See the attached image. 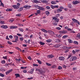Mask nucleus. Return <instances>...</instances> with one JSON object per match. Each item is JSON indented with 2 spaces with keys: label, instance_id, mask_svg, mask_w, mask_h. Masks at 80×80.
<instances>
[{
  "label": "nucleus",
  "instance_id": "4468645a",
  "mask_svg": "<svg viewBox=\"0 0 80 80\" xmlns=\"http://www.w3.org/2000/svg\"><path fill=\"white\" fill-rule=\"evenodd\" d=\"M45 13L46 15L48 16V15H49L50 14V12H49L48 11H47L45 12Z\"/></svg>",
  "mask_w": 80,
  "mask_h": 80
},
{
  "label": "nucleus",
  "instance_id": "0e129e2a",
  "mask_svg": "<svg viewBox=\"0 0 80 80\" xmlns=\"http://www.w3.org/2000/svg\"><path fill=\"white\" fill-rule=\"evenodd\" d=\"M28 58L29 60H32V58H31V57L30 56H29L28 57Z\"/></svg>",
  "mask_w": 80,
  "mask_h": 80
},
{
  "label": "nucleus",
  "instance_id": "0eeeda50",
  "mask_svg": "<svg viewBox=\"0 0 80 80\" xmlns=\"http://www.w3.org/2000/svg\"><path fill=\"white\" fill-rule=\"evenodd\" d=\"M12 72V69H10L7 72H6V75H8L10 73V72Z\"/></svg>",
  "mask_w": 80,
  "mask_h": 80
},
{
  "label": "nucleus",
  "instance_id": "5fc2aeb1",
  "mask_svg": "<svg viewBox=\"0 0 80 80\" xmlns=\"http://www.w3.org/2000/svg\"><path fill=\"white\" fill-rule=\"evenodd\" d=\"M56 29H58V30H61V28H60V27H57L56 28Z\"/></svg>",
  "mask_w": 80,
  "mask_h": 80
},
{
  "label": "nucleus",
  "instance_id": "39448f33",
  "mask_svg": "<svg viewBox=\"0 0 80 80\" xmlns=\"http://www.w3.org/2000/svg\"><path fill=\"white\" fill-rule=\"evenodd\" d=\"M73 4L74 5H76L77 4H78V3H80V1H75L73 2Z\"/></svg>",
  "mask_w": 80,
  "mask_h": 80
},
{
  "label": "nucleus",
  "instance_id": "423d86ee",
  "mask_svg": "<svg viewBox=\"0 0 80 80\" xmlns=\"http://www.w3.org/2000/svg\"><path fill=\"white\" fill-rule=\"evenodd\" d=\"M13 8H14L15 9H18L20 7L17 5H14L13 6Z\"/></svg>",
  "mask_w": 80,
  "mask_h": 80
},
{
  "label": "nucleus",
  "instance_id": "a18cd8bd",
  "mask_svg": "<svg viewBox=\"0 0 80 80\" xmlns=\"http://www.w3.org/2000/svg\"><path fill=\"white\" fill-rule=\"evenodd\" d=\"M8 44H9V45H12V42H10L9 41H8Z\"/></svg>",
  "mask_w": 80,
  "mask_h": 80
},
{
  "label": "nucleus",
  "instance_id": "ddd939ff",
  "mask_svg": "<svg viewBox=\"0 0 80 80\" xmlns=\"http://www.w3.org/2000/svg\"><path fill=\"white\" fill-rule=\"evenodd\" d=\"M53 57H54V56H53V55H49L48 57V58H53Z\"/></svg>",
  "mask_w": 80,
  "mask_h": 80
},
{
  "label": "nucleus",
  "instance_id": "b1692460",
  "mask_svg": "<svg viewBox=\"0 0 80 80\" xmlns=\"http://www.w3.org/2000/svg\"><path fill=\"white\" fill-rule=\"evenodd\" d=\"M15 40L18 41V36H15Z\"/></svg>",
  "mask_w": 80,
  "mask_h": 80
},
{
  "label": "nucleus",
  "instance_id": "bf43d9fd",
  "mask_svg": "<svg viewBox=\"0 0 80 80\" xmlns=\"http://www.w3.org/2000/svg\"><path fill=\"white\" fill-rule=\"evenodd\" d=\"M55 22H59V19H57L55 20Z\"/></svg>",
  "mask_w": 80,
  "mask_h": 80
},
{
  "label": "nucleus",
  "instance_id": "2f4dec72",
  "mask_svg": "<svg viewBox=\"0 0 80 80\" xmlns=\"http://www.w3.org/2000/svg\"><path fill=\"white\" fill-rule=\"evenodd\" d=\"M0 70H1V71H2V72H3L4 71H5V69L3 68H1Z\"/></svg>",
  "mask_w": 80,
  "mask_h": 80
},
{
  "label": "nucleus",
  "instance_id": "79ce46f5",
  "mask_svg": "<svg viewBox=\"0 0 80 80\" xmlns=\"http://www.w3.org/2000/svg\"><path fill=\"white\" fill-rule=\"evenodd\" d=\"M37 13L40 14V10H38L37 11Z\"/></svg>",
  "mask_w": 80,
  "mask_h": 80
},
{
  "label": "nucleus",
  "instance_id": "338daca9",
  "mask_svg": "<svg viewBox=\"0 0 80 80\" xmlns=\"http://www.w3.org/2000/svg\"><path fill=\"white\" fill-rule=\"evenodd\" d=\"M13 21V19L10 20L9 21V22H12Z\"/></svg>",
  "mask_w": 80,
  "mask_h": 80
},
{
  "label": "nucleus",
  "instance_id": "e2e57ef3",
  "mask_svg": "<svg viewBox=\"0 0 80 80\" xmlns=\"http://www.w3.org/2000/svg\"><path fill=\"white\" fill-rule=\"evenodd\" d=\"M23 72L24 73H27V70H24Z\"/></svg>",
  "mask_w": 80,
  "mask_h": 80
},
{
  "label": "nucleus",
  "instance_id": "bb28decb",
  "mask_svg": "<svg viewBox=\"0 0 80 80\" xmlns=\"http://www.w3.org/2000/svg\"><path fill=\"white\" fill-rule=\"evenodd\" d=\"M51 4L55 5V4H56L57 3H56V2H55L52 1L51 2Z\"/></svg>",
  "mask_w": 80,
  "mask_h": 80
},
{
  "label": "nucleus",
  "instance_id": "aec40b11",
  "mask_svg": "<svg viewBox=\"0 0 80 80\" xmlns=\"http://www.w3.org/2000/svg\"><path fill=\"white\" fill-rule=\"evenodd\" d=\"M39 44L41 45H45V43L42 42H39Z\"/></svg>",
  "mask_w": 80,
  "mask_h": 80
},
{
  "label": "nucleus",
  "instance_id": "473e14b6",
  "mask_svg": "<svg viewBox=\"0 0 80 80\" xmlns=\"http://www.w3.org/2000/svg\"><path fill=\"white\" fill-rule=\"evenodd\" d=\"M37 61H38V62L39 63V64H42V62H41V61L40 60H38Z\"/></svg>",
  "mask_w": 80,
  "mask_h": 80
},
{
  "label": "nucleus",
  "instance_id": "f3484780",
  "mask_svg": "<svg viewBox=\"0 0 80 80\" xmlns=\"http://www.w3.org/2000/svg\"><path fill=\"white\" fill-rule=\"evenodd\" d=\"M67 37H68V35H64L62 37L63 38H67Z\"/></svg>",
  "mask_w": 80,
  "mask_h": 80
},
{
  "label": "nucleus",
  "instance_id": "4be33fe9",
  "mask_svg": "<svg viewBox=\"0 0 80 80\" xmlns=\"http://www.w3.org/2000/svg\"><path fill=\"white\" fill-rule=\"evenodd\" d=\"M34 3H40V1H37V0H34Z\"/></svg>",
  "mask_w": 80,
  "mask_h": 80
},
{
  "label": "nucleus",
  "instance_id": "a211bd4d",
  "mask_svg": "<svg viewBox=\"0 0 80 80\" xmlns=\"http://www.w3.org/2000/svg\"><path fill=\"white\" fill-rule=\"evenodd\" d=\"M32 71H30L29 72L30 73H31V74H32L33 73V71H34V69L33 68L32 69Z\"/></svg>",
  "mask_w": 80,
  "mask_h": 80
},
{
  "label": "nucleus",
  "instance_id": "4d7b16f0",
  "mask_svg": "<svg viewBox=\"0 0 80 80\" xmlns=\"http://www.w3.org/2000/svg\"><path fill=\"white\" fill-rule=\"evenodd\" d=\"M59 8H60V9H64V8L63 7H60Z\"/></svg>",
  "mask_w": 80,
  "mask_h": 80
},
{
  "label": "nucleus",
  "instance_id": "69168bd1",
  "mask_svg": "<svg viewBox=\"0 0 80 80\" xmlns=\"http://www.w3.org/2000/svg\"><path fill=\"white\" fill-rule=\"evenodd\" d=\"M9 37L10 38H13V36L12 35H10L9 36Z\"/></svg>",
  "mask_w": 80,
  "mask_h": 80
},
{
  "label": "nucleus",
  "instance_id": "c03bdc74",
  "mask_svg": "<svg viewBox=\"0 0 80 80\" xmlns=\"http://www.w3.org/2000/svg\"><path fill=\"white\" fill-rule=\"evenodd\" d=\"M70 48H72V47H66V49H70Z\"/></svg>",
  "mask_w": 80,
  "mask_h": 80
},
{
  "label": "nucleus",
  "instance_id": "e433bc0d",
  "mask_svg": "<svg viewBox=\"0 0 80 80\" xmlns=\"http://www.w3.org/2000/svg\"><path fill=\"white\" fill-rule=\"evenodd\" d=\"M72 57V55H68V58H67V60H68L69 58H70V57Z\"/></svg>",
  "mask_w": 80,
  "mask_h": 80
},
{
  "label": "nucleus",
  "instance_id": "7ed1b4c3",
  "mask_svg": "<svg viewBox=\"0 0 80 80\" xmlns=\"http://www.w3.org/2000/svg\"><path fill=\"white\" fill-rule=\"evenodd\" d=\"M36 70L38 72H39L40 73H45V72L43 71V70H40L39 69H37Z\"/></svg>",
  "mask_w": 80,
  "mask_h": 80
},
{
  "label": "nucleus",
  "instance_id": "8fccbe9b",
  "mask_svg": "<svg viewBox=\"0 0 80 80\" xmlns=\"http://www.w3.org/2000/svg\"><path fill=\"white\" fill-rule=\"evenodd\" d=\"M75 51L76 52H79L80 51V50L76 49L75 50Z\"/></svg>",
  "mask_w": 80,
  "mask_h": 80
},
{
  "label": "nucleus",
  "instance_id": "58836bf2",
  "mask_svg": "<svg viewBox=\"0 0 80 80\" xmlns=\"http://www.w3.org/2000/svg\"><path fill=\"white\" fill-rule=\"evenodd\" d=\"M19 30L20 32H23V29L22 28H19Z\"/></svg>",
  "mask_w": 80,
  "mask_h": 80
},
{
  "label": "nucleus",
  "instance_id": "20e7f679",
  "mask_svg": "<svg viewBox=\"0 0 80 80\" xmlns=\"http://www.w3.org/2000/svg\"><path fill=\"white\" fill-rule=\"evenodd\" d=\"M24 8H26V9H29L31 8V7L30 6L25 5L23 6Z\"/></svg>",
  "mask_w": 80,
  "mask_h": 80
},
{
  "label": "nucleus",
  "instance_id": "f8f14e48",
  "mask_svg": "<svg viewBox=\"0 0 80 80\" xmlns=\"http://www.w3.org/2000/svg\"><path fill=\"white\" fill-rule=\"evenodd\" d=\"M38 7H39L38 8L39 10H44V8L40 6H38Z\"/></svg>",
  "mask_w": 80,
  "mask_h": 80
},
{
  "label": "nucleus",
  "instance_id": "3c124183",
  "mask_svg": "<svg viewBox=\"0 0 80 80\" xmlns=\"http://www.w3.org/2000/svg\"><path fill=\"white\" fill-rule=\"evenodd\" d=\"M19 39L21 41H23V38H20Z\"/></svg>",
  "mask_w": 80,
  "mask_h": 80
},
{
  "label": "nucleus",
  "instance_id": "6e6552de",
  "mask_svg": "<svg viewBox=\"0 0 80 80\" xmlns=\"http://www.w3.org/2000/svg\"><path fill=\"white\" fill-rule=\"evenodd\" d=\"M48 32L50 34H52V35H53L55 34L54 33V32H53L50 30H48Z\"/></svg>",
  "mask_w": 80,
  "mask_h": 80
},
{
  "label": "nucleus",
  "instance_id": "49530a36",
  "mask_svg": "<svg viewBox=\"0 0 80 80\" xmlns=\"http://www.w3.org/2000/svg\"><path fill=\"white\" fill-rule=\"evenodd\" d=\"M1 63H5V61L3 60L2 61Z\"/></svg>",
  "mask_w": 80,
  "mask_h": 80
},
{
  "label": "nucleus",
  "instance_id": "72a5a7b5",
  "mask_svg": "<svg viewBox=\"0 0 80 80\" xmlns=\"http://www.w3.org/2000/svg\"><path fill=\"white\" fill-rule=\"evenodd\" d=\"M47 42H48V43H50V42H51V40L50 39H48L47 40H46Z\"/></svg>",
  "mask_w": 80,
  "mask_h": 80
},
{
  "label": "nucleus",
  "instance_id": "7c9ffc66",
  "mask_svg": "<svg viewBox=\"0 0 80 80\" xmlns=\"http://www.w3.org/2000/svg\"><path fill=\"white\" fill-rule=\"evenodd\" d=\"M0 76H1V77H4L5 75L3 74L0 73Z\"/></svg>",
  "mask_w": 80,
  "mask_h": 80
},
{
  "label": "nucleus",
  "instance_id": "a19ab883",
  "mask_svg": "<svg viewBox=\"0 0 80 80\" xmlns=\"http://www.w3.org/2000/svg\"><path fill=\"white\" fill-rule=\"evenodd\" d=\"M7 28H8V27L7 26L4 25V28L5 29H6Z\"/></svg>",
  "mask_w": 80,
  "mask_h": 80
},
{
  "label": "nucleus",
  "instance_id": "de8ad7c7",
  "mask_svg": "<svg viewBox=\"0 0 80 80\" xmlns=\"http://www.w3.org/2000/svg\"><path fill=\"white\" fill-rule=\"evenodd\" d=\"M46 9H50V7L49 6H47L46 7Z\"/></svg>",
  "mask_w": 80,
  "mask_h": 80
},
{
  "label": "nucleus",
  "instance_id": "5701e85b",
  "mask_svg": "<svg viewBox=\"0 0 80 80\" xmlns=\"http://www.w3.org/2000/svg\"><path fill=\"white\" fill-rule=\"evenodd\" d=\"M77 37L79 38H80V33H79L77 34Z\"/></svg>",
  "mask_w": 80,
  "mask_h": 80
},
{
  "label": "nucleus",
  "instance_id": "2eb2a0df",
  "mask_svg": "<svg viewBox=\"0 0 80 80\" xmlns=\"http://www.w3.org/2000/svg\"><path fill=\"white\" fill-rule=\"evenodd\" d=\"M72 20H73V22H76V23L78 22V20H77L76 19H75L74 18H72Z\"/></svg>",
  "mask_w": 80,
  "mask_h": 80
},
{
  "label": "nucleus",
  "instance_id": "6e6d98bb",
  "mask_svg": "<svg viewBox=\"0 0 80 80\" xmlns=\"http://www.w3.org/2000/svg\"><path fill=\"white\" fill-rule=\"evenodd\" d=\"M52 19L53 20H57V18L55 17H54L52 18Z\"/></svg>",
  "mask_w": 80,
  "mask_h": 80
},
{
  "label": "nucleus",
  "instance_id": "4c0bfd02",
  "mask_svg": "<svg viewBox=\"0 0 80 80\" xmlns=\"http://www.w3.org/2000/svg\"><path fill=\"white\" fill-rule=\"evenodd\" d=\"M51 7L52 8V9H54V8H55V6L52 5L51 6Z\"/></svg>",
  "mask_w": 80,
  "mask_h": 80
},
{
  "label": "nucleus",
  "instance_id": "09e8293b",
  "mask_svg": "<svg viewBox=\"0 0 80 80\" xmlns=\"http://www.w3.org/2000/svg\"><path fill=\"white\" fill-rule=\"evenodd\" d=\"M3 58L4 59H5L6 60H7V56H5V57H3Z\"/></svg>",
  "mask_w": 80,
  "mask_h": 80
},
{
  "label": "nucleus",
  "instance_id": "052dcab7",
  "mask_svg": "<svg viewBox=\"0 0 80 80\" xmlns=\"http://www.w3.org/2000/svg\"><path fill=\"white\" fill-rule=\"evenodd\" d=\"M63 49H66L67 48V46H64L62 47Z\"/></svg>",
  "mask_w": 80,
  "mask_h": 80
},
{
  "label": "nucleus",
  "instance_id": "dca6fc26",
  "mask_svg": "<svg viewBox=\"0 0 80 80\" xmlns=\"http://www.w3.org/2000/svg\"><path fill=\"white\" fill-rule=\"evenodd\" d=\"M7 12H9L10 11H12V9L11 8H8L6 10Z\"/></svg>",
  "mask_w": 80,
  "mask_h": 80
},
{
  "label": "nucleus",
  "instance_id": "ea45409f",
  "mask_svg": "<svg viewBox=\"0 0 80 80\" xmlns=\"http://www.w3.org/2000/svg\"><path fill=\"white\" fill-rule=\"evenodd\" d=\"M33 66L34 67H38V65L37 64H33Z\"/></svg>",
  "mask_w": 80,
  "mask_h": 80
},
{
  "label": "nucleus",
  "instance_id": "c9c22d12",
  "mask_svg": "<svg viewBox=\"0 0 80 80\" xmlns=\"http://www.w3.org/2000/svg\"><path fill=\"white\" fill-rule=\"evenodd\" d=\"M72 7V4H68V7L70 8Z\"/></svg>",
  "mask_w": 80,
  "mask_h": 80
},
{
  "label": "nucleus",
  "instance_id": "6ab92c4d",
  "mask_svg": "<svg viewBox=\"0 0 80 80\" xmlns=\"http://www.w3.org/2000/svg\"><path fill=\"white\" fill-rule=\"evenodd\" d=\"M60 46V45H59L58 44H56L54 47H56V48H58V47H59Z\"/></svg>",
  "mask_w": 80,
  "mask_h": 80
},
{
  "label": "nucleus",
  "instance_id": "393cba45",
  "mask_svg": "<svg viewBox=\"0 0 80 80\" xmlns=\"http://www.w3.org/2000/svg\"><path fill=\"white\" fill-rule=\"evenodd\" d=\"M46 64L48 66H52V64H49L48 63L46 62Z\"/></svg>",
  "mask_w": 80,
  "mask_h": 80
},
{
  "label": "nucleus",
  "instance_id": "c756f323",
  "mask_svg": "<svg viewBox=\"0 0 80 80\" xmlns=\"http://www.w3.org/2000/svg\"><path fill=\"white\" fill-rule=\"evenodd\" d=\"M73 43H74V44H76V45L78 44V42L77 41H74Z\"/></svg>",
  "mask_w": 80,
  "mask_h": 80
},
{
  "label": "nucleus",
  "instance_id": "f257e3e1",
  "mask_svg": "<svg viewBox=\"0 0 80 80\" xmlns=\"http://www.w3.org/2000/svg\"><path fill=\"white\" fill-rule=\"evenodd\" d=\"M58 32L59 33H61V34H62V35H64V34L67 33L68 32L67 31L63 30L62 31H59Z\"/></svg>",
  "mask_w": 80,
  "mask_h": 80
},
{
  "label": "nucleus",
  "instance_id": "774afa93",
  "mask_svg": "<svg viewBox=\"0 0 80 80\" xmlns=\"http://www.w3.org/2000/svg\"><path fill=\"white\" fill-rule=\"evenodd\" d=\"M25 37H28V35L27 34H25Z\"/></svg>",
  "mask_w": 80,
  "mask_h": 80
},
{
  "label": "nucleus",
  "instance_id": "13d9d810",
  "mask_svg": "<svg viewBox=\"0 0 80 80\" xmlns=\"http://www.w3.org/2000/svg\"><path fill=\"white\" fill-rule=\"evenodd\" d=\"M4 17H0V20H3Z\"/></svg>",
  "mask_w": 80,
  "mask_h": 80
},
{
  "label": "nucleus",
  "instance_id": "680f3d73",
  "mask_svg": "<svg viewBox=\"0 0 80 80\" xmlns=\"http://www.w3.org/2000/svg\"><path fill=\"white\" fill-rule=\"evenodd\" d=\"M8 36H6V39H7V40H10V39L8 38Z\"/></svg>",
  "mask_w": 80,
  "mask_h": 80
},
{
  "label": "nucleus",
  "instance_id": "864d4df0",
  "mask_svg": "<svg viewBox=\"0 0 80 80\" xmlns=\"http://www.w3.org/2000/svg\"><path fill=\"white\" fill-rule=\"evenodd\" d=\"M1 24H5V22L4 21H2L1 22Z\"/></svg>",
  "mask_w": 80,
  "mask_h": 80
},
{
  "label": "nucleus",
  "instance_id": "9d476101",
  "mask_svg": "<svg viewBox=\"0 0 80 80\" xmlns=\"http://www.w3.org/2000/svg\"><path fill=\"white\" fill-rule=\"evenodd\" d=\"M17 27H18L17 26H11L10 28V29H14L15 28H17Z\"/></svg>",
  "mask_w": 80,
  "mask_h": 80
},
{
  "label": "nucleus",
  "instance_id": "1a4fd4ad",
  "mask_svg": "<svg viewBox=\"0 0 80 80\" xmlns=\"http://www.w3.org/2000/svg\"><path fill=\"white\" fill-rule=\"evenodd\" d=\"M59 59L60 60H65V58L63 57H59Z\"/></svg>",
  "mask_w": 80,
  "mask_h": 80
},
{
  "label": "nucleus",
  "instance_id": "f704fd0d",
  "mask_svg": "<svg viewBox=\"0 0 80 80\" xmlns=\"http://www.w3.org/2000/svg\"><path fill=\"white\" fill-rule=\"evenodd\" d=\"M62 69V67L60 66H59L58 68V70H61V69Z\"/></svg>",
  "mask_w": 80,
  "mask_h": 80
},
{
  "label": "nucleus",
  "instance_id": "c85d7f7f",
  "mask_svg": "<svg viewBox=\"0 0 80 80\" xmlns=\"http://www.w3.org/2000/svg\"><path fill=\"white\" fill-rule=\"evenodd\" d=\"M68 40H69V42L70 43H73V41H72L71 39H69Z\"/></svg>",
  "mask_w": 80,
  "mask_h": 80
},
{
  "label": "nucleus",
  "instance_id": "9b49d317",
  "mask_svg": "<svg viewBox=\"0 0 80 80\" xmlns=\"http://www.w3.org/2000/svg\"><path fill=\"white\" fill-rule=\"evenodd\" d=\"M23 7H21L18 9V12H22V11L23 10Z\"/></svg>",
  "mask_w": 80,
  "mask_h": 80
},
{
  "label": "nucleus",
  "instance_id": "cd10ccee",
  "mask_svg": "<svg viewBox=\"0 0 80 80\" xmlns=\"http://www.w3.org/2000/svg\"><path fill=\"white\" fill-rule=\"evenodd\" d=\"M42 2L44 3H47V1L46 0H43Z\"/></svg>",
  "mask_w": 80,
  "mask_h": 80
},
{
  "label": "nucleus",
  "instance_id": "f03ea898",
  "mask_svg": "<svg viewBox=\"0 0 80 80\" xmlns=\"http://www.w3.org/2000/svg\"><path fill=\"white\" fill-rule=\"evenodd\" d=\"M77 58L75 56L72 57L70 59V61H74L75 60H77Z\"/></svg>",
  "mask_w": 80,
  "mask_h": 80
},
{
  "label": "nucleus",
  "instance_id": "603ef678",
  "mask_svg": "<svg viewBox=\"0 0 80 80\" xmlns=\"http://www.w3.org/2000/svg\"><path fill=\"white\" fill-rule=\"evenodd\" d=\"M16 60L18 62H19L21 60V59L20 58H19V59H16Z\"/></svg>",
  "mask_w": 80,
  "mask_h": 80
},
{
  "label": "nucleus",
  "instance_id": "412c9836",
  "mask_svg": "<svg viewBox=\"0 0 80 80\" xmlns=\"http://www.w3.org/2000/svg\"><path fill=\"white\" fill-rule=\"evenodd\" d=\"M62 10L60 9H58L57 10V12H62Z\"/></svg>",
  "mask_w": 80,
  "mask_h": 80
},
{
  "label": "nucleus",
  "instance_id": "a878e982",
  "mask_svg": "<svg viewBox=\"0 0 80 80\" xmlns=\"http://www.w3.org/2000/svg\"><path fill=\"white\" fill-rule=\"evenodd\" d=\"M15 76H16L17 77H20V74H15Z\"/></svg>",
  "mask_w": 80,
  "mask_h": 80
},
{
  "label": "nucleus",
  "instance_id": "37998d69",
  "mask_svg": "<svg viewBox=\"0 0 80 80\" xmlns=\"http://www.w3.org/2000/svg\"><path fill=\"white\" fill-rule=\"evenodd\" d=\"M21 15V14H16V16H18V17H20Z\"/></svg>",
  "mask_w": 80,
  "mask_h": 80
}]
</instances>
